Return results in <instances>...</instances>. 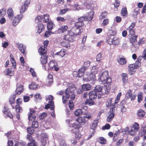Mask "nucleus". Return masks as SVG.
I'll list each match as a JSON object with an SVG mask.
<instances>
[{"instance_id": "obj_1", "label": "nucleus", "mask_w": 146, "mask_h": 146, "mask_svg": "<svg viewBox=\"0 0 146 146\" xmlns=\"http://www.w3.org/2000/svg\"><path fill=\"white\" fill-rule=\"evenodd\" d=\"M76 90V87L74 84L72 83H70L68 85V88L65 91V96H63L62 97V102L64 104L67 102L66 98H70L71 100H74L75 98L74 91Z\"/></svg>"}, {"instance_id": "obj_2", "label": "nucleus", "mask_w": 146, "mask_h": 146, "mask_svg": "<svg viewBox=\"0 0 146 146\" xmlns=\"http://www.w3.org/2000/svg\"><path fill=\"white\" fill-rule=\"evenodd\" d=\"M98 80L100 82L103 84L106 83V85H105V86L106 87L108 86V90H110L112 80L108 76V71L105 70L100 74Z\"/></svg>"}, {"instance_id": "obj_3", "label": "nucleus", "mask_w": 146, "mask_h": 146, "mask_svg": "<svg viewBox=\"0 0 146 146\" xmlns=\"http://www.w3.org/2000/svg\"><path fill=\"white\" fill-rule=\"evenodd\" d=\"M107 40L109 44L114 45H117L120 42V40L118 37L113 36H111Z\"/></svg>"}, {"instance_id": "obj_4", "label": "nucleus", "mask_w": 146, "mask_h": 146, "mask_svg": "<svg viewBox=\"0 0 146 146\" xmlns=\"http://www.w3.org/2000/svg\"><path fill=\"white\" fill-rule=\"evenodd\" d=\"M143 58L144 60H146V49H144L143 52L142 56H138L135 63L134 64L136 67L138 68L141 66V62L140 61Z\"/></svg>"}, {"instance_id": "obj_5", "label": "nucleus", "mask_w": 146, "mask_h": 146, "mask_svg": "<svg viewBox=\"0 0 146 146\" xmlns=\"http://www.w3.org/2000/svg\"><path fill=\"white\" fill-rule=\"evenodd\" d=\"M23 17V14H20L17 15L13 20L12 24L13 26H16L21 20Z\"/></svg>"}, {"instance_id": "obj_6", "label": "nucleus", "mask_w": 146, "mask_h": 146, "mask_svg": "<svg viewBox=\"0 0 146 146\" xmlns=\"http://www.w3.org/2000/svg\"><path fill=\"white\" fill-rule=\"evenodd\" d=\"M86 109H87L86 106H85L82 109H77L74 112V114L76 116H79L81 115L86 113Z\"/></svg>"}, {"instance_id": "obj_7", "label": "nucleus", "mask_w": 146, "mask_h": 146, "mask_svg": "<svg viewBox=\"0 0 146 146\" xmlns=\"http://www.w3.org/2000/svg\"><path fill=\"white\" fill-rule=\"evenodd\" d=\"M78 22H76L75 23V25L77 29H80L83 25H84V23L82 22V21H86V20L85 17L82 16L80 17L78 19Z\"/></svg>"}, {"instance_id": "obj_8", "label": "nucleus", "mask_w": 146, "mask_h": 146, "mask_svg": "<svg viewBox=\"0 0 146 146\" xmlns=\"http://www.w3.org/2000/svg\"><path fill=\"white\" fill-rule=\"evenodd\" d=\"M96 79V77L95 73L90 74L88 76L87 79H85L84 80L86 81L90 82L91 83H94Z\"/></svg>"}, {"instance_id": "obj_9", "label": "nucleus", "mask_w": 146, "mask_h": 146, "mask_svg": "<svg viewBox=\"0 0 146 146\" xmlns=\"http://www.w3.org/2000/svg\"><path fill=\"white\" fill-rule=\"evenodd\" d=\"M35 111L33 110H30V113L28 115V119L29 120V123H31V121H33L35 120L36 115L35 114Z\"/></svg>"}, {"instance_id": "obj_10", "label": "nucleus", "mask_w": 146, "mask_h": 146, "mask_svg": "<svg viewBox=\"0 0 146 146\" xmlns=\"http://www.w3.org/2000/svg\"><path fill=\"white\" fill-rule=\"evenodd\" d=\"M135 26V23L133 22L131 24L130 26L127 29V30L129 32V35L131 36L134 35L135 32L133 29Z\"/></svg>"}, {"instance_id": "obj_11", "label": "nucleus", "mask_w": 146, "mask_h": 146, "mask_svg": "<svg viewBox=\"0 0 146 146\" xmlns=\"http://www.w3.org/2000/svg\"><path fill=\"white\" fill-rule=\"evenodd\" d=\"M48 135L45 133L42 134L41 137V141L42 145L45 146L46 143V142L48 140Z\"/></svg>"}, {"instance_id": "obj_12", "label": "nucleus", "mask_w": 146, "mask_h": 146, "mask_svg": "<svg viewBox=\"0 0 146 146\" xmlns=\"http://www.w3.org/2000/svg\"><path fill=\"white\" fill-rule=\"evenodd\" d=\"M70 33L72 32L73 33V36L75 35L76 36L78 35L82 32L81 30L80 29H77L76 27H74L68 31Z\"/></svg>"}, {"instance_id": "obj_13", "label": "nucleus", "mask_w": 146, "mask_h": 146, "mask_svg": "<svg viewBox=\"0 0 146 146\" xmlns=\"http://www.w3.org/2000/svg\"><path fill=\"white\" fill-rule=\"evenodd\" d=\"M17 47L18 48L19 50L23 54H25L26 46L23 44L17 43L16 44Z\"/></svg>"}, {"instance_id": "obj_14", "label": "nucleus", "mask_w": 146, "mask_h": 146, "mask_svg": "<svg viewBox=\"0 0 146 146\" xmlns=\"http://www.w3.org/2000/svg\"><path fill=\"white\" fill-rule=\"evenodd\" d=\"M73 34L72 33H70L68 31V34L64 36V39L67 41H72L73 38Z\"/></svg>"}, {"instance_id": "obj_15", "label": "nucleus", "mask_w": 146, "mask_h": 146, "mask_svg": "<svg viewBox=\"0 0 146 146\" xmlns=\"http://www.w3.org/2000/svg\"><path fill=\"white\" fill-rule=\"evenodd\" d=\"M22 102V100L21 98H19L17 100V105L15 106V109L17 112H20L21 110V108L19 105L21 104Z\"/></svg>"}, {"instance_id": "obj_16", "label": "nucleus", "mask_w": 146, "mask_h": 146, "mask_svg": "<svg viewBox=\"0 0 146 146\" xmlns=\"http://www.w3.org/2000/svg\"><path fill=\"white\" fill-rule=\"evenodd\" d=\"M137 68L134 64H129L128 66V70L129 74H133L135 72L134 70Z\"/></svg>"}, {"instance_id": "obj_17", "label": "nucleus", "mask_w": 146, "mask_h": 146, "mask_svg": "<svg viewBox=\"0 0 146 146\" xmlns=\"http://www.w3.org/2000/svg\"><path fill=\"white\" fill-rule=\"evenodd\" d=\"M23 91V86L21 85H17L16 90V93L18 95H20Z\"/></svg>"}, {"instance_id": "obj_18", "label": "nucleus", "mask_w": 146, "mask_h": 146, "mask_svg": "<svg viewBox=\"0 0 146 146\" xmlns=\"http://www.w3.org/2000/svg\"><path fill=\"white\" fill-rule=\"evenodd\" d=\"M88 95L90 99H94L97 98V94L95 91H92L88 93Z\"/></svg>"}, {"instance_id": "obj_19", "label": "nucleus", "mask_w": 146, "mask_h": 146, "mask_svg": "<svg viewBox=\"0 0 146 146\" xmlns=\"http://www.w3.org/2000/svg\"><path fill=\"white\" fill-rule=\"evenodd\" d=\"M146 133V127H142L141 129V131L139 133V135L141 136H144L143 138V140H145L146 139V135H145Z\"/></svg>"}, {"instance_id": "obj_20", "label": "nucleus", "mask_w": 146, "mask_h": 146, "mask_svg": "<svg viewBox=\"0 0 146 146\" xmlns=\"http://www.w3.org/2000/svg\"><path fill=\"white\" fill-rule=\"evenodd\" d=\"M7 14L9 18L11 19L14 17V12L13 9L11 7H10L8 9Z\"/></svg>"}, {"instance_id": "obj_21", "label": "nucleus", "mask_w": 146, "mask_h": 146, "mask_svg": "<svg viewBox=\"0 0 146 146\" xmlns=\"http://www.w3.org/2000/svg\"><path fill=\"white\" fill-rule=\"evenodd\" d=\"M40 60L42 64H46L47 62L48 56L46 55H42L40 57Z\"/></svg>"}, {"instance_id": "obj_22", "label": "nucleus", "mask_w": 146, "mask_h": 146, "mask_svg": "<svg viewBox=\"0 0 146 146\" xmlns=\"http://www.w3.org/2000/svg\"><path fill=\"white\" fill-rule=\"evenodd\" d=\"M122 78V80L123 84L125 85L127 83L128 78L127 75L125 73H122L121 75Z\"/></svg>"}, {"instance_id": "obj_23", "label": "nucleus", "mask_w": 146, "mask_h": 146, "mask_svg": "<svg viewBox=\"0 0 146 146\" xmlns=\"http://www.w3.org/2000/svg\"><path fill=\"white\" fill-rule=\"evenodd\" d=\"M94 15V12L92 11H91L89 13L88 16H84L85 17L86 20L90 21L92 19Z\"/></svg>"}, {"instance_id": "obj_24", "label": "nucleus", "mask_w": 146, "mask_h": 146, "mask_svg": "<svg viewBox=\"0 0 146 146\" xmlns=\"http://www.w3.org/2000/svg\"><path fill=\"white\" fill-rule=\"evenodd\" d=\"M46 101L49 100V103L51 104V106H53L54 102L52 101L53 99V97L51 95L46 96L45 97Z\"/></svg>"}, {"instance_id": "obj_25", "label": "nucleus", "mask_w": 146, "mask_h": 146, "mask_svg": "<svg viewBox=\"0 0 146 146\" xmlns=\"http://www.w3.org/2000/svg\"><path fill=\"white\" fill-rule=\"evenodd\" d=\"M68 28V27L66 25H63L58 30L59 33H62L66 31Z\"/></svg>"}, {"instance_id": "obj_26", "label": "nucleus", "mask_w": 146, "mask_h": 146, "mask_svg": "<svg viewBox=\"0 0 146 146\" xmlns=\"http://www.w3.org/2000/svg\"><path fill=\"white\" fill-rule=\"evenodd\" d=\"M109 113V115L107 118V120L108 122H110L114 117L115 115L113 111L112 112L110 111Z\"/></svg>"}, {"instance_id": "obj_27", "label": "nucleus", "mask_w": 146, "mask_h": 146, "mask_svg": "<svg viewBox=\"0 0 146 146\" xmlns=\"http://www.w3.org/2000/svg\"><path fill=\"white\" fill-rule=\"evenodd\" d=\"M118 62L120 64L123 65L126 63L127 60L124 57H122L118 60Z\"/></svg>"}, {"instance_id": "obj_28", "label": "nucleus", "mask_w": 146, "mask_h": 146, "mask_svg": "<svg viewBox=\"0 0 146 146\" xmlns=\"http://www.w3.org/2000/svg\"><path fill=\"white\" fill-rule=\"evenodd\" d=\"M87 0H81L80 2L82 3V5L86 6V9L89 10L90 9V4L86 3Z\"/></svg>"}, {"instance_id": "obj_29", "label": "nucleus", "mask_w": 146, "mask_h": 146, "mask_svg": "<svg viewBox=\"0 0 146 146\" xmlns=\"http://www.w3.org/2000/svg\"><path fill=\"white\" fill-rule=\"evenodd\" d=\"M37 32L38 33H40L41 31L44 30V26L42 24H38L37 26Z\"/></svg>"}, {"instance_id": "obj_30", "label": "nucleus", "mask_w": 146, "mask_h": 146, "mask_svg": "<svg viewBox=\"0 0 146 146\" xmlns=\"http://www.w3.org/2000/svg\"><path fill=\"white\" fill-rule=\"evenodd\" d=\"M91 86L89 84H86L82 85V89L85 91L89 90H90Z\"/></svg>"}, {"instance_id": "obj_31", "label": "nucleus", "mask_w": 146, "mask_h": 146, "mask_svg": "<svg viewBox=\"0 0 146 146\" xmlns=\"http://www.w3.org/2000/svg\"><path fill=\"white\" fill-rule=\"evenodd\" d=\"M45 48V47H44V46H41L38 49V52L42 55H44V54L46 52V50Z\"/></svg>"}, {"instance_id": "obj_32", "label": "nucleus", "mask_w": 146, "mask_h": 146, "mask_svg": "<svg viewBox=\"0 0 146 146\" xmlns=\"http://www.w3.org/2000/svg\"><path fill=\"white\" fill-rule=\"evenodd\" d=\"M15 94H13L11 96L9 100V102L12 105L13 109L14 108V106L12 104L15 101Z\"/></svg>"}, {"instance_id": "obj_33", "label": "nucleus", "mask_w": 146, "mask_h": 146, "mask_svg": "<svg viewBox=\"0 0 146 146\" xmlns=\"http://www.w3.org/2000/svg\"><path fill=\"white\" fill-rule=\"evenodd\" d=\"M4 73L5 74L10 76H12L13 74L12 72L9 68L5 69L4 71Z\"/></svg>"}, {"instance_id": "obj_34", "label": "nucleus", "mask_w": 146, "mask_h": 146, "mask_svg": "<svg viewBox=\"0 0 146 146\" xmlns=\"http://www.w3.org/2000/svg\"><path fill=\"white\" fill-rule=\"evenodd\" d=\"M47 82L49 85H50L53 82V80L52 74H50L48 75Z\"/></svg>"}, {"instance_id": "obj_35", "label": "nucleus", "mask_w": 146, "mask_h": 146, "mask_svg": "<svg viewBox=\"0 0 146 146\" xmlns=\"http://www.w3.org/2000/svg\"><path fill=\"white\" fill-rule=\"evenodd\" d=\"M77 122L80 123H84L86 122V120L84 117H80L77 118L76 120Z\"/></svg>"}, {"instance_id": "obj_36", "label": "nucleus", "mask_w": 146, "mask_h": 146, "mask_svg": "<svg viewBox=\"0 0 146 146\" xmlns=\"http://www.w3.org/2000/svg\"><path fill=\"white\" fill-rule=\"evenodd\" d=\"M98 122V120H94L90 127V128L93 130L96 127Z\"/></svg>"}, {"instance_id": "obj_37", "label": "nucleus", "mask_w": 146, "mask_h": 146, "mask_svg": "<svg viewBox=\"0 0 146 146\" xmlns=\"http://www.w3.org/2000/svg\"><path fill=\"white\" fill-rule=\"evenodd\" d=\"M85 103L86 105H87L91 106L94 104V102L92 99H89L87 100L85 102Z\"/></svg>"}, {"instance_id": "obj_38", "label": "nucleus", "mask_w": 146, "mask_h": 146, "mask_svg": "<svg viewBox=\"0 0 146 146\" xmlns=\"http://www.w3.org/2000/svg\"><path fill=\"white\" fill-rule=\"evenodd\" d=\"M127 12L126 8L124 7L122 9L121 11V14L124 17H126L127 15Z\"/></svg>"}, {"instance_id": "obj_39", "label": "nucleus", "mask_w": 146, "mask_h": 146, "mask_svg": "<svg viewBox=\"0 0 146 146\" xmlns=\"http://www.w3.org/2000/svg\"><path fill=\"white\" fill-rule=\"evenodd\" d=\"M28 7L25 5H21L20 9V14H22L24 13L25 11L27 10Z\"/></svg>"}, {"instance_id": "obj_40", "label": "nucleus", "mask_w": 146, "mask_h": 146, "mask_svg": "<svg viewBox=\"0 0 146 146\" xmlns=\"http://www.w3.org/2000/svg\"><path fill=\"white\" fill-rule=\"evenodd\" d=\"M54 27V24L52 22H50L47 24V28L48 30H52Z\"/></svg>"}, {"instance_id": "obj_41", "label": "nucleus", "mask_w": 146, "mask_h": 146, "mask_svg": "<svg viewBox=\"0 0 146 146\" xmlns=\"http://www.w3.org/2000/svg\"><path fill=\"white\" fill-rule=\"evenodd\" d=\"M73 131L74 133L75 132V134L76 138L78 139H79L81 137V135L79 133L78 129H75V131Z\"/></svg>"}, {"instance_id": "obj_42", "label": "nucleus", "mask_w": 146, "mask_h": 146, "mask_svg": "<svg viewBox=\"0 0 146 146\" xmlns=\"http://www.w3.org/2000/svg\"><path fill=\"white\" fill-rule=\"evenodd\" d=\"M137 35H135L132 36L130 38V41L132 44L134 43L137 41Z\"/></svg>"}, {"instance_id": "obj_43", "label": "nucleus", "mask_w": 146, "mask_h": 146, "mask_svg": "<svg viewBox=\"0 0 146 146\" xmlns=\"http://www.w3.org/2000/svg\"><path fill=\"white\" fill-rule=\"evenodd\" d=\"M38 87L37 84L33 82L29 86V88L30 89H36Z\"/></svg>"}, {"instance_id": "obj_44", "label": "nucleus", "mask_w": 146, "mask_h": 146, "mask_svg": "<svg viewBox=\"0 0 146 146\" xmlns=\"http://www.w3.org/2000/svg\"><path fill=\"white\" fill-rule=\"evenodd\" d=\"M145 112L143 110H139L138 112V115L140 117H143L145 115Z\"/></svg>"}, {"instance_id": "obj_45", "label": "nucleus", "mask_w": 146, "mask_h": 146, "mask_svg": "<svg viewBox=\"0 0 146 146\" xmlns=\"http://www.w3.org/2000/svg\"><path fill=\"white\" fill-rule=\"evenodd\" d=\"M49 16L48 14H45L43 16V21L44 22L47 23L49 21Z\"/></svg>"}, {"instance_id": "obj_46", "label": "nucleus", "mask_w": 146, "mask_h": 146, "mask_svg": "<svg viewBox=\"0 0 146 146\" xmlns=\"http://www.w3.org/2000/svg\"><path fill=\"white\" fill-rule=\"evenodd\" d=\"M103 89V87L100 85H97L95 88V90L96 92H101Z\"/></svg>"}, {"instance_id": "obj_47", "label": "nucleus", "mask_w": 146, "mask_h": 146, "mask_svg": "<svg viewBox=\"0 0 146 146\" xmlns=\"http://www.w3.org/2000/svg\"><path fill=\"white\" fill-rule=\"evenodd\" d=\"M6 14L5 9L3 8L0 10V17H3Z\"/></svg>"}, {"instance_id": "obj_48", "label": "nucleus", "mask_w": 146, "mask_h": 146, "mask_svg": "<svg viewBox=\"0 0 146 146\" xmlns=\"http://www.w3.org/2000/svg\"><path fill=\"white\" fill-rule=\"evenodd\" d=\"M131 127H132V128H133L135 129V130H136L137 131L139 129V125L137 123L135 122Z\"/></svg>"}, {"instance_id": "obj_49", "label": "nucleus", "mask_w": 146, "mask_h": 146, "mask_svg": "<svg viewBox=\"0 0 146 146\" xmlns=\"http://www.w3.org/2000/svg\"><path fill=\"white\" fill-rule=\"evenodd\" d=\"M82 8L80 7L78 4H76L74 5L73 9L75 11H78L82 9Z\"/></svg>"}, {"instance_id": "obj_50", "label": "nucleus", "mask_w": 146, "mask_h": 146, "mask_svg": "<svg viewBox=\"0 0 146 146\" xmlns=\"http://www.w3.org/2000/svg\"><path fill=\"white\" fill-rule=\"evenodd\" d=\"M70 8H66L63 9H61L59 14L61 15H63L65 14L68 11H69Z\"/></svg>"}, {"instance_id": "obj_51", "label": "nucleus", "mask_w": 146, "mask_h": 146, "mask_svg": "<svg viewBox=\"0 0 146 146\" xmlns=\"http://www.w3.org/2000/svg\"><path fill=\"white\" fill-rule=\"evenodd\" d=\"M81 124L78 123H73L72 125V126L74 128V129H73V131H75V129H78V128L80 127Z\"/></svg>"}, {"instance_id": "obj_52", "label": "nucleus", "mask_w": 146, "mask_h": 146, "mask_svg": "<svg viewBox=\"0 0 146 146\" xmlns=\"http://www.w3.org/2000/svg\"><path fill=\"white\" fill-rule=\"evenodd\" d=\"M38 126V124L37 121H35V120L33 121L32 123V127L33 128H37Z\"/></svg>"}, {"instance_id": "obj_53", "label": "nucleus", "mask_w": 146, "mask_h": 146, "mask_svg": "<svg viewBox=\"0 0 146 146\" xmlns=\"http://www.w3.org/2000/svg\"><path fill=\"white\" fill-rule=\"evenodd\" d=\"M57 54L62 57L65 55V52L64 49H62L59 52H57Z\"/></svg>"}, {"instance_id": "obj_54", "label": "nucleus", "mask_w": 146, "mask_h": 146, "mask_svg": "<svg viewBox=\"0 0 146 146\" xmlns=\"http://www.w3.org/2000/svg\"><path fill=\"white\" fill-rule=\"evenodd\" d=\"M131 90H129L126 94L125 96L126 98L127 99L130 98H131Z\"/></svg>"}, {"instance_id": "obj_55", "label": "nucleus", "mask_w": 146, "mask_h": 146, "mask_svg": "<svg viewBox=\"0 0 146 146\" xmlns=\"http://www.w3.org/2000/svg\"><path fill=\"white\" fill-rule=\"evenodd\" d=\"M55 61L52 60L49 63V66L50 68H53L55 66Z\"/></svg>"}, {"instance_id": "obj_56", "label": "nucleus", "mask_w": 146, "mask_h": 146, "mask_svg": "<svg viewBox=\"0 0 146 146\" xmlns=\"http://www.w3.org/2000/svg\"><path fill=\"white\" fill-rule=\"evenodd\" d=\"M106 140L103 137H100L99 138V142L102 144L105 143Z\"/></svg>"}, {"instance_id": "obj_57", "label": "nucleus", "mask_w": 146, "mask_h": 146, "mask_svg": "<svg viewBox=\"0 0 146 146\" xmlns=\"http://www.w3.org/2000/svg\"><path fill=\"white\" fill-rule=\"evenodd\" d=\"M33 128L32 127L27 128V131L30 134H32L34 132V130Z\"/></svg>"}, {"instance_id": "obj_58", "label": "nucleus", "mask_w": 146, "mask_h": 146, "mask_svg": "<svg viewBox=\"0 0 146 146\" xmlns=\"http://www.w3.org/2000/svg\"><path fill=\"white\" fill-rule=\"evenodd\" d=\"M137 131L136 130H135L133 128H132L131 127V129L130 131H129L130 135L131 136H134L135 133Z\"/></svg>"}, {"instance_id": "obj_59", "label": "nucleus", "mask_w": 146, "mask_h": 146, "mask_svg": "<svg viewBox=\"0 0 146 146\" xmlns=\"http://www.w3.org/2000/svg\"><path fill=\"white\" fill-rule=\"evenodd\" d=\"M142 93L141 92H139L138 94L137 97L138 101L139 102H140L142 100Z\"/></svg>"}, {"instance_id": "obj_60", "label": "nucleus", "mask_w": 146, "mask_h": 146, "mask_svg": "<svg viewBox=\"0 0 146 146\" xmlns=\"http://www.w3.org/2000/svg\"><path fill=\"white\" fill-rule=\"evenodd\" d=\"M107 15V13L106 12L104 11L102 13V14L100 17V19H102L106 17Z\"/></svg>"}, {"instance_id": "obj_61", "label": "nucleus", "mask_w": 146, "mask_h": 146, "mask_svg": "<svg viewBox=\"0 0 146 146\" xmlns=\"http://www.w3.org/2000/svg\"><path fill=\"white\" fill-rule=\"evenodd\" d=\"M90 62L89 61H86L84 62V67L85 68L89 67L90 64Z\"/></svg>"}, {"instance_id": "obj_62", "label": "nucleus", "mask_w": 146, "mask_h": 146, "mask_svg": "<svg viewBox=\"0 0 146 146\" xmlns=\"http://www.w3.org/2000/svg\"><path fill=\"white\" fill-rule=\"evenodd\" d=\"M28 146H35L36 144L35 141L34 140H32L30 142L28 143Z\"/></svg>"}, {"instance_id": "obj_63", "label": "nucleus", "mask_w": 146, "mask_h": 146, "mask_svg": "<svg viewBox=\"0 0 146 146\" xmlns=\"http://www.w3.org/2000/svg\"><path fill=\"white\" fill-rule=\"evenodd\" d=\"M68 106L70 109L72 110L74 106L73 102L70 100L68 103Z\"/></svg>"}, {"instance_id": "obj_64", "label": "nucleus", "mask_w": 146, "mask_h": 146, "mask_svg": "<svg viewBox=\"0 0 146 146\" xmlns=\"http://www.w3.org/2000/svg\"><path fill=\"white\" fill-rule=\"evenodd\" d=\"M145 39V38H143L141 39H140L138 42V44L139 45H142L144 42Z\"/></svg>"}]
</instances>
